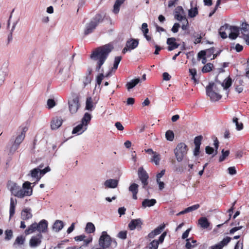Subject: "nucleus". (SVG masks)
Masks as SVG:
<instances>
[{
  "instance_id": "nucleus-9",
  "label": "nucleus",
  "mask_w": 249,
  "mask_h": 249,
  "mask_svg": "<svg viewBox=\"0 0 249 249\" xmlns=\"http://www.w3.org/2000/svg\"><path fill=\"white\" fill-rule=\"evenodd\" d=\"M25 138V135L23 134L18 135L16 138L14 143L11 147L10 151L11 152H15L18 148L20 144L22 142Z\"/></svg>"
},
{
  "instance_id": "nucleus-51",
  "label": "nucleus",
  "mask_w": 249,
  "mask_h": 249,
  "mask_svg": "<svg viewBox=\"0 0 249 249\" xmlns=\"http://www.w3.org/2000/svg\"><path fill=\"white\" fill-rule=\"evenodd\" d=\"M23 189L25 191H31L32 193H33V189L31 187V183L29 181H26L23 184Z\"/></svg>"
},
{
  "instance_id": "nucleus-20",
  "label": "nucleus",
  "mask_w": 249,
  "mask_h": 249,
  "mask_svg": "<svg viewBox=\"0 0 249 249\" xmlns=\"http://www.w3.org/2000/svg\"><path fill=\"white\" fill-rule=\"evenodd\" d=\"M17 203V200L16 199H14L12 197L10 199V218H11L15 213V207Z\"/></svg>"
},
{
  "instance_id": "nucleus-17",
  "label": "nucleus",
  "mask_w": 249,
  "mask_h": 249,
  "mask_svg": "<svg viewBox=\"0 0 249 249\" xmlns=\"http://www.w3.org/2000/svg\"><path fill=\"white\" fill-rule=\"evenodd\" d=\"M198 224L204 229H208L210 226V223L205 217H201L198 220Z\"/></svg>"
},
{
  "instance_id": "nucleus-24",
  "label": "nucleus",
  "mask_w": 249,
  "mask_h": 249,
  "mask_svg": "<svg viewBox=\"0 0 249 249\" xmlns=\"http://www.w3.org/2000/svg\"><path fill=\"white\" fill-rule=\"evenodd\" d=\"M118 184V181L117 179H109L107 180L105 182V185L108 188H115Z\"/></svg>"
},
{
  "instance_id": "nucleus-1",
  "label": "nucleus",
  "mask_w": 249,
  "mask_h": 249,
  "mask_svg": "<svg viewBox=\"0 0 249 249\" xmlns=\"http://www.w3.org/2000/svg\"><path fill=\"white\" fill-rule=\"evenodd\" d=\"M112 49V46L110 44H107L97 48L90 54V58L94 61H97L95 68L96 71L101 72L96 77V83L98 85H101L105 77L104 75V70L102 68V66Z\"/></svg>"
},
{
  "instance_id": "nucleus-2",
  "label": "nucleus",
  "mask_w": 249,
  "mask_h": 249,
  "mask_svg": "<svg viewBox=\"0 0 249 249\" xmlns=\"http://www.w3.org/2000/svg\"><path fill=\"white\" fill-rule=\"evenodd\" d=\"M104 17L101 14H96L90 22L87 24L84 34L87 36L93 32L98 24L104 20Z\"/></svg>"
},
{
  "instance_id": "nucleus-63",
  "label": "nucleus",
  "mask_w": 249,
  "mask_h": 249,
  "mask_svg": "<svg viewBox=\"0 0 249 249\" xmlns=\"http://www.w3.org/2000/svg\"><path fill=\"white\" fill-rule=\"evenodd\" d=\"M179 27H180L179 24L178 23H176L174 24L171 30L174 33H177L178 31V29H179Z\"/></svg>"
},
{
  "instance_id": "nucleus-21",
  "label": "nucleus",
  "mask_w": 249,
  "mask_h": 249,
  "mask_svg": "<svg viewBox=\"0 0 249 249\" xmlns=\"http://www.w3.org/2000/svg\"><path fill=\"white\" fill-rule=\"evenodd\" d=\"M32 195V191H25L23 188L21 189L19 188L18 192L16 193V195H15V196H17L19 198H23L25 196H30Z\"/></svg>"
},
{
  "instance_id": "nucleus-26",
  "label": "nucleus",
  "mask_w": 249,
  "mask_h": 249,
  "mask_svg": "<svg viewBox=\"0 0 249 249\" xmlns=\"http://www.w3.org/2000/svg\"><path fill=\"white\" fill-rule=\"evenodd\" d=\"M140 79L139 78L134 79L130 81L127 82L125 85L126 89L128 90H130L131 89L135 87L140 82Z\"/></svg>"
},
{
  "instance_id": "nucleus-32",
  "label": "nucleus",
  "mask_w": 249,
  "mask_h": 249,
  "mask_svg": "<svg viewBox=\"0 0 249 249\" xmlns=\"http://www.w3.org/2000/svg\"><path fill=\"white\" fill-rule=\"evenodd\" d=\"M95 231V227L91 222H88L85 228V231L88 233H93Z\"/></svg>"
},
{
  "instance_id": "nucleus-29",
  "label": "nucleus",
  "mask_w": 249,
  "mask_h": 249,
  "mask_svg": "<svg viewBox=\"0 0 249 249\" xmlns=\"http://www.w3.org/2000/svg\"><path fill=\"white\" fill-rule=\"evenodd\" d=\"M125 0H116L114 6L113 12L114 14H118L120 11L121 5L125 1Z\"/></svg>"
},
{
  "instance_id": "nucleus-41",
  "label": "nucleus",
  "mask_w": 249,
  "mask_h": 249,
  "mask_svg": "<svg viewBox=\"0 0 249 249\" xmlns=\"http://www.w3.org/2000/svg\"><path fill=\"white\" fill-rule=\"evenodd\" d=\"M230 154L229 150L224 151V149L222 150V155L219 158V161L222 162L229 156Z\"/></svg>"
},
{
  "instance_id": "nucleus-30",
  "label": "nucleus",
  "mask_w": 249,
  "mask_h": 249,
  "mask_svg": "<svg viewBox=\"0 0 249 249\" xmlns=\"http://www.w3.org/2000/svg\"><path fill=\"white\" fill-rule=\"evenodd\" d=\"M36 230L37 231V223L35 222L29 226L27 229H26L25 231V233L26 235H28L34 232Z\"/></svg>"
},
{
  "instance_id": "nucleus-7",
  "label": "nucleus",
  "mask_w": 249,
  "mask_h": 249,
  "mask_svg": "<svg viewBox=\"0 0 249 249\" xmlns=\"http://www.w3.org/2000/svg\"><path fill=\"white\" fill-rule=\"evenodd\" d=\"M142 220L141 218H137L131 220L128 224V227L130 231H133L135 229L140 231L142 229Z\"/></svg>"
},
{
  "instance_id": "nucleus-42",
  "label": "nucleus",
  "mask_w": 249,
  "mask_h": 249,
  "mask_svg": "<svg viewBox=\"0 0 249 249\" xmlns=\"http://www.w3.org/2000/svg\"><path fill=\"white\" fill-rule=\"evenodd\" d=\"M232 121L235 124L237 130H241L243 128V124L242 123H238V119L237 118L234 117Z\"/></svg>"
},
{
  "instance_id": "nucleus-46",
  "label": "nucleus",
  "mask_w": 249,
  "mask_h": 249,
  "mask_svg": "<svg viewBox=\"0 0 249 249\" xmlns=\"http://www.w3.org/2000/svg\"><path fill=\"white\" fill-rule=\"evenodd\" d=\"M160 156L159 154H157L156 153H154V155H153L151 160L152 161L154 162L156 165H158L159 164L160 161Z\"/></svg>"
},
{
  "instance_id": "nucleus-8",
  "label": "nucleus",
  "mask_w": 249,
  "mask_h": 249,
  "mask_svg": "<svg viewBox=\"0 0 249 249\" xmlns=\"http://www.w3.org/2000/svg\"><path fill=\"white\" fill-rule=\"evenodd\" d=\"M138 174L140 179L143 184V187L145 188L148 185L147 180L149 178L148 174L142 167H140L138 169Z\"/></svg>"
},
{
  "instance_id": "nucleus-50",
  "label": "nucleus",
  "mask_w": 249,
  "mask_h": 249,
  "mask_svg": "<svg viewBox=\"0 0 249 249\" xmlns=\"http://www.w3.org/2000/svg\"><path fill=\"white\" fill-rule=\"evenodd\" d=\"M200 207V205L198 204H196L195 205H194L193 206H191L190 207H187L186 208V211L187 212V213H189L190 212H192L193 211L196 210L197 209H198Z\"/></svg>"
},
{
  "instance_id": "nucleus-31",
  "label": "nucleus",
  "mask_w": 249,
  "mask_h": 249,
  "mask_svg": "<svg viewBox=\"0 0 249 249\" xmlns=\"http://www.w3.org/2000/svg\"><path fill=\"white\" fill-rule=\"evenodd\" d=\"M239 29L241 34L245 36L246 34H248L249 33V24L247 22H243L241 24V27L239 28Z\"/></svg>"
},
{
  "instance_id": "nucleus-45",
  "label": "nucleus",
  "mask_w": 249,
  "mask_h": 249,
  "mask_svg": "<svg viewBox=\"0 0 249 249\" xmlns=\"http://www.w3.org/2000/svg\"><path fill=\"white\" fill-rule=\"evenodd\" d=\"M19 188L20 187L18 186L16 183H13V185L11 186L10 190L12 194L15 196V195H16V193L18 192Z\"/></svg>"
},
{
  "instance_id": "nucleus-14",
  "label": "nucleus",
  "mask_w": 249,
  "mask_h": 249,
  "mask_svg": "<svg viewBox=\"0 0 249 249\" xmlns=\"http://www.w3.org/2000/svg\"><path fill=\"white\" fill-rule=\"evenodd\" d=\"M167 44L168 45V50L169 51L178 48L179 45L176 42V39L174 37L168 38L167 40Z\"/></svg>"
},
{
  "instance_id": "nucleus-36",
  "label": "nucleus",
  "mask_w": 249,
  "mask_h": 249,
  "mask_svg": "<svg viewBox=\"0 0 249 249\" xmlns=\"http://www.w3.org/2000/svg\"><path fill=\"white\" fill-rule=\"evenodd\" d=\"M231 84L232 80L231 77H229L221 84V86L224 89H227L231 86Z\"/></svg>"
},
{
  "instance_id": "nucleus-3",
  "label": "nucleus",
  "mask_w": 249,
  "mask_h": 249,
  "mask_svg": "<svg viewBox=\"0 0 249 249\" xmlns=\"http://www.w3.org/2000/svg\"><path fill=\"white\" fill-rule=\"evenodd\" d=\"M206 94L213 101H217L220 100L222 96L219 93L218 89L214 83H210L206 87Z\"/></svg>"
},
{
  "instance_id": "nucleus-23",
  "label": "nucleus",
  "mask_w": 249,
  "mask_h": 249,
  "mask_svg": "<svg viewBox=\"0 0 249 249\" xmlns=\"http://www.w3.org/2000/svg\"><path fill=\"white\" fill-rule=\"evenodd\" d=\"M139 44V41L135 39H130L127 40L126 43V46L130 50H133L136 48Z\"/></svg>"
},
{
  "instance_id": "nucleus-61",
  "label": "nucleus",
  "mask_w": 249,
  "mask_h": 249,
  "mask_svg": "<svg viewBox=\"0 0 249 249\" xmlns=\"http://www.w3.org/2000/svg\"><path fill=\"white\" fill-rule=\"evenodd\" d=\"M51 168L49 166H47L46 168H45L44 169L41 170L39 169V173L40 176H43L44 174H45L46 173L50 171Z\"/></svg>"
},
{
  "instance_id": "nucleus-47",
  "label": "nucleus",
  "mask_w": 249,
  "mask_h": 249,
  "mask_svg": "<svg viewBox=\"0 0 249 249\" xmlns=\"http://www.w3.org/2000/svg\"><path fill=\"white\" fill-rule=\"evenodd\" d=\"M203 139V137L201 135H199L195 137L194 139V144L195 146H199L201 144V141Z\"/></svg>"
},
{
  "instance_id": "nucleus-55",
  "label": "nucleus",
  "mask_w": 249,
  "mask_h": 249,
  "mask_svg": "<svg viewBox=\"0 0 249 249\" xmlns=\"http://www.w3.org/2000/svg\"><path fill=\"white\" fill-rule=\"evenodd\" d=\"M127 233L126 231H121L118 233L117 237L122 239H125L127 237Z\"/></svg>"
},
{
  "instance_id": "nucleus-44",
  "label": "nucleus",
  "mask_w": 249,
  "mask_h": 249,
  "mask_svg": "<svg viewBox=\"0 0 249 249\" xmlns=\"http://www.w3.org/2000/svg\"><path fill=\"white\" fill-rule=\"evenodd\" d=\"M159 242L157 240H154L149 245V249H158Z\"/></svg>"
},
{
  "instance_id": "nucleus-5",
  "label": "nucleus",
  "mask_w": 249,
  "mask_h": 249,
  "mask_svg": "<svg viewBox=\"0 0 249 249\" xmlns=\"http://www.w3.org/2000/svg\"><path fill=\"white\" fill-rule=\"evenodd\" d=\"M112 239L107 234V231H104L99 240V244L103 249L109 248L112 242Z\"/></svg>"
},
{
  "instance_id": "nucleus-38",
  "label": "nucleus",
  "mask_w": 249,
  "mask_h": 249,
  "mask_svg": "<svg viewBox=\"0 0 249 249\" xmlns=\"http://www.w3.org/2000/svg\"><path fill=\"white\" fill-rule=\"evenodd\" d=\"M231 238L230 237H226L224 238L221 241L218 243L217 244L222 248L227 246L228 243L231 241Z\"/></svg>"
},
{
  "instance_id": "nucleus-25",
  "label": "nucleus",
  "mask_w": 249,
  "mask_h": 249,
  "mask_svg": "<svg viewBox=\"0 0 249 249\" xmlns=\"http://www.w3.org/2000/svg\"><path fill=\"white\" fill-rule=\"evenodd\" d=\"M185 247L187 249H192L197 245V241L191 238L187 239L186 240Z\"/></svg>"
},
{
  "instance_id": "nucleus-22",
  "label": "nucleus",
  "mask_w": 249,
  "mask_h": 249,
  "mask_svg": "<svg viewBox=\"0 0 249 249\" xmlns=\"http://www.w3.org/2000/svg\"><path fill=\"white\" fill-rule=\"evenodd\" d=\"M139 185L136 183H132L130 185L129 187V191L132 192L133 194L132 197L134 199L136 200L137 199V195L138 192Z\"/></svg>"
},
{
  "instance_id": "nucleus-11",
  "label": "nucleus",
  "mask_w": 249,
  "mask_h": 249,
  "mask_svg": "<svg viewBox=\"0 0 249 249\" xmlns=\"http://www.w3.org/2000/svg\"><path fill=\"white\" fill-rule=\"evenodd\" d=\"M63 120L61 117H55L53 118L51 122V127L53 130H55L60 127L63 123Z\"/></svg>"
},
{
  "instance_id": "nucleus-34",
  "label": "nucleus",
  "mask_w": 249,
  "mask_h": 249,
  "mask_svg": "<svg viewBox=\"0 0 249 249\" xmlns=\"http://www.w3.org/2000/svg\"><path fill=\"white\" fill-rule=\"evenodd\" d=\"M84 125H85L82 123L77 125L73 129L72 131V134H81L85 130V129H83Z\"/></svg>"
},
{
  "instance_id": "nucleus-35",
  "label": "nucleus",
  "mask_w": 249,
  "mask_h": 249,
  "mask_svg": "<svg viewBox=\"0 0 249 249\" xmlns=\"http://www.w3.org/2000/svg\"><path fill=\"white\" fill-rule=\"evenodd\" d=\"M214 66L212 63H208L205 64L202 69V72L203 73L209 72L212 71Z\"/></svg>"
},
{
  "instance_id": "nucleus-10",
  "label": "nucleus",
  "mask_w": 249,
  "mask_h": 249,
  "mask_svg": "<svg viewBox=\"0 0 249 249\" xmlns=\"http://www.w3.org/2000/svg\"><path fill=\"white\" fill-rule=\"evenodd\" d=\"M42 235L41 233L34 236L30 240L29 245L31 247H36L39 246L41 243Z\"/></svg>"
},
{
  "instance_id": "nucleus-64",
  "label": "nucleus",
  "mask_w": 249,
  "mask_h": 249,
  "mask_svg": "<svg viewBox=\"0 0 249 249\" xmlns=\"http://www.w3.org/2000/svg\"><path fill=\"white\" fill-rule=\"evenodd\" d=\"M228 170L229 173L231 175H235L237 173L236 169L234 166L229 167Z\"/></svg>"
},
{
  "instance_id": "nucleus-58",
  "label": "nucleus",
  "mask_w": 249,
  "mask_h": 249,
  "mask_svg": "<svg viewBox=\"0 0 249 249\" xmlns=\"http://www.w3.org/2000/svg\"><path fill=\"white\" fill-rule=\"evenodd\" d=\"M142 30L143 34H148L149 29L148 28V25L146 23H143L142 25Z\"/></svg>"
},
{
  "instance_id": "nucleus-39",
  "label": "nucleus",
  "mask_w": 249,
  "mask_h": 249,
  "mask_svg": "<svg viewBox=\"0 0 249 249\" xmlns=\"http://www.w3.org/2000/svg\"><path fill=\"white\" fill-rule=\"evenodd\" d=\"M227 28H228V26L225 25V26H223L221 27L219 29V33L220 36L221 37V38H222L223 39L226 38L227 37V34L225 32V30Z\"/></svg>"
},
{
  "instance_id": "nucleus-19",
  "label": "nucleus",
  "mask_w": 249,
  "mask_h": 249,
  "mask_svg": "<svg viewBox=\"0 0 249 249\" xmlns=\"http://www.w3.org/2000/svg\"><path fill=\"white\" fill-rule=\"evenodd\" d=\"M92 72V70L91 68L88 69V73L86 75L83 77V83L84 87H85L88 84H90L92 79L91 74Z\"/></svg>"
},
{
  "instance_id": "nucleus-56",
  "label": "nucleus",
  "mask_w": 249,
  "mask_h": 249,
  "mask_svg": "<svg viewBox=\"0 0 249 249\" xmlns=\"http://www.w3.org/2000/svg\"><path fill=\"white\" fill-rule=\"evenodd\" d=\"M205 51L206 52L207 57L209 58L215 52V49L214 47H211V48L205 50Z\"/></svg>"
},
{
  "instance_id": "nucleus-59",
  "label": "nucleus",
  "mask_w": 249,
  "mask_h": 249,
  "mask_svg": "<svg viewBox=\"0 0 249 249\" xmlns=\"http://www.w3.org/2000/svg\"><path fill=\"white\" fill-rule=\"evenodd\" d=\"M220 3H221V0H217L214 9L209 14L210 17H211L216 12V11L218 9V6L220 5Z\"/></svg>"
},
{
  "instance_id": "nucleus-13",
  "label": "nucleus",
  "mask_w": 249,
  "mask_h": 249,
  "mask_svg": "<svg viewBox=\"0 0 249 249\" xmlns=\"http://www.w3.org/2000/svg\"><path fill=\"white\" fill-rule=\"evenodd\" d=\"M184 10L181 6H178L175 9V18L179 21H182L184 18L185 19V16H183Z\"/></svg>"
},
{
  "instance_id": "nucleus-6",
  "label": "nucleus",
  "mask_w": 249,
  "mask_h": 249,
  "mask_svg": "<svg viewBox=\"0 0 249 249\" xmlns=\"http://www.w3.org/2000/svg\"><path fill=\"white\" fill-rule=\"evenodd\" d=\"M69 106L70 111L72 113H75L80 107L79 98L78 96L73 97V98L69 101Z\"/></svg>"
},
{
  "instance_id": "nucleus-27",
  "label": "nucleus",
  "mask_w": 249,
  "mask_h": 249,
  "mask_svg": "<svg viewBox=\"0 0 249 249\" xmlns=\"http://www.w3.org/2000/svg\"><path fill=\"white\" fill-rule=\"evenodd\" d=\"M157 201L155 199H145L142 202V207L146 208L147 207H151L154 206Z\"/></svg>"
},
{
  "instance_id": "nucleus-49",
  "label": "nucleus",
  "mask_w": 249,
  "mask_h": 249,
  "mask_svg": "<svg viewBox=\"0 0 249 249\" xmlns=\"http://www.w3.org/2000/svg\"><path fill=\"white\" fill-rule=\"evenodd\" d=\"M39 173V168H34V169L31 171V176L33 178H36L39 179L41 178L40 177L39 178H38V173Z\"/></svg>"
},
{
  "instance_id": "nucleus-37",
  "label": "nucleus",
  "mask_w": 249,
  "mask_h": 249,
  "mask_svg": "<svg viewBox=\"0 0 249 249\" xmlns=\"http://www.w3.org/2000/svg\"><path fill=\"white\" fill-rule=\"evenodd\" d=\"M93 107V102L91 97L87 98L86 103V109L88 110H92Z\"/></svg>"
},
{
  "instance_id": "nucleus-52",
  "label": "nucleus",
  "mask_w": 249,
  "mask_h": 249,
  "mask_svg": "<svg viewBox=\"0 0 249 249\" xmlns=\"http://www.w3.org/2000/svg\"><path fill=\"white\" fill-rule=\"evenodd\" d=\"M5 239L6 240H9L13 236V231L11 230H7L5 231Z\"/></svg>"
},
{
  "instance_id": "nucleus-33",
  "label": "nucleus",
  "mask_w": 249,
  "mask_h": 249,
  "mask_svg": "<svg viewBox=\"0 0 249 249\" xmlns=\"http://www.w3.org/2000/svg\"><path fill=\"white\" fill-rule=\"evenodd\" d=\"M91 119V115L86 112L85 113L83 118L82 119L81 123L86 126L89 123Z\"/></svg>"
},
{
  "instance_id": "nucleus-60",
  "label": "nucleus",
  "mask_w": 249,
  "mask_h": 249,
  "mask_svg": "<svg viewBox=\"0 0 249 249\" xmlns=\"http://www.w3.org/2000/svg\"><path fill=\"white\" fill-rule=\"evenodd\" d=\"M206 57V52L205 50L200 51L197 54V57L198 59Z\"/></svg>"
},
{
  "instance_id": "nucleus-54",
  "label": "nucleus",
  "mask_w": 249,
  "mask_h": 249,
  "mask_svg": "<svg viewBox=\"0 0 249 249\" xmlns=\"http://www.w3.org/2000/svg\"><path fill=\"white\" fill-rule=\"evenodd\" d=\"M25 241V238L22 236H18L15 240L14 244L18 245H23Z\"/></svg>"
},
{
  "instance_id": "nucleus-40",
  "label": "nucleus",
  "mask_w": 249,
  "mask_h": 249,
  "mask_svg": "<svg viewBox=\"0 0 249 249\" xmlns=\"http://www.w3.org/2000/svg\"><path fill=\"white\" fill-rule=\"evenodd\" d=\"M165 138L167 140L173 141L174 139V134L172 130H168L165 133Z\"/></svg>"
},
{
  "instance_id": "nucleus-12",
  "label": "nucleus",
  "mask_w": 249,
  "mask_h": 249,
  "mask_svg": "<svg viewBox=\"0 0 249 249\" xmlns=\"http://www.w3.org/2000/svg\"><path fill=\"white\" fill-rule=\"evenodd\" d=\"M165 227V225L164 223L160 225L148 234V238H153L156 235L160 234L164 230Z\"/></svg>"
},
{
  "instance_id": "nucleus-16",
  "label": "nucleus",
  "mask_w": 249,
  "mask_h": 249,
  "mask_svg": "<svg viewBox=\"0 0 249 249\" xmlns=\"http://www.w3.org/2000/svg\"><path fill=\"white\" fill-rule=\"evenodd\" d=\"M48 222L45 220H41L38 224L37 223V231L40 232H46L48 229Z\"/></svg>"
},
{
  "instance_id": "nucleus-4",
  "label": "nucleus",
  "mask_w": 249,
  "mask_h": 249,
  "mask_svg": "<svg viewBox=\"0 0 249 249\" xmlns=\"http://www.w3.org/2000/svg\"><path fill=\"white\" fill-rule=\"evenodd\" d=\"M187 146L184 143L181 142L177 145L174 150V153L178 162L182 161L184 156L187 154Z\"/></svg>"
},
{
  "instance_id": "nucleus-62",
  "label": "nucleus",
  "mask_w": 249,
  "mask_h": 249,
  "mask_svg": "<svg viewBox=\"0 0 249 249\" xmlns=\"http://www.w3.org/2000/svg\"><path fill=\"white\" fill-rule=\"evenodd\" d=\"M181 21L183 22V24H182V29L183 30H185L187 29V27L188 26V20L186 18H184L183 19V20H182Z\"/></svg>"
},
{
  "instance_id": "nucleus-15",
  "label": "nucleus",
  "mask_w": 249,
  "mask_h": 249,
  "mask_svg": "<svg viewBox=\"0 0 249 249\" xmlns=\"http://www.w3.org/2000/svg\"><path fill=\"white\" fill-rule=\"evenodd\" d=\"M33 216L31 213V209L26 208L23 209L21 212V218L23 220H27L31 219Z\"/></svg>"
},
{
  "instance_id": "nucleus-53",
  "label": "nucleus",
  "mask_w": 249,
  "mask_h": 249,
  "mask_svg": "<svg viewBox=\"0 0 249 249\" xmlns=\"http://www.w3.org/2000/svg\"><path fill=\"white\" fill-rule=\"evenodd\" d=\"M121 59L122 57L120 56L115 57L113 67L114 69L116 70L118 68L119 64L120 63Z\"/></svg>"
},
{
  "instance_id": "nucleus-43",
  "label": "nucleus",
  "mask_w": 249,
  "mask_h": 249,
  "mask_svg": "<svg viewBox=\"0 0 249 249\" xmlns=\"http://www.w3.org/2000/svg\"><path fill=\"white\" fill-rule=\"evenodd\" d=\"M198 14V10L196 7L191 8L189 10L188 15L190 18L195 17Z\"/></svg>"
},
{
  "instance_id": "nucleus-18",
  "label": "nucleus",
  "mask_w": 249,
  "mask_h": 249,
  "mask_svg": "<svg viewBox=\"0 0 249 249\" xmlns=\"http://www.w3.org/2000/svg\"><path fill=\"white\" fill-rule=\"evenodd\" d=\"M231 32L229 34V37L232 39H236L239 35V28L236 26H232L231 27Z\"/></svg>"
},
{
  "instance_id": "nucleus-48",
  "label": "nucleus",
  "mask_w": 249,
  "mask_h": 249,
  "mask_svg": "<svg viewBox=\"0 0 249 249\" xmlns=\"http://www.w3.org/2000/svg\"><path fill=\"white\" fill-rule=\"evenodd\" d=\"M190 74L192 76L191 79L194 80L195 83H196L197 80L196 78V69H189Z\"/></svg>"
},
{
  "instance_id": "nucleus-28",
  "label": "nucleus",
  "mask_w": 249,
  "mask_h": 249,
  "mask_svg": "<svg viewBox=\"0 0 249 249\" xmlns=\"http://www.w3.org/2000/svg\"><path fill=\"white\" fill-rule=\"evenodd\" d=\"M63 227V222L61 220H57L55 221L53 228V230H54L55 231L58 232L61 230H62Z\"/></svg>"
},
{
  "instance_id": "nucleus-57",
  "label": "nucleus",
  "mask_w": 249,
  "mask_h": 249,
  "mask_svg": "<svg viewBox=\"0 0 249 249\" xmlns=\"http://www.w3.org/2000/svg\"><path fill=\"white\" fill-rule=\"evenodd\" d=\"M55 102L53 99H49L47 101V105L49 108H52L55 106Z\"/></svg>"
}]
</instances>
